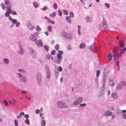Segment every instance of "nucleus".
I'll use <instances>...</instances> for the list:
<instances>
[{"mask_svg":"<svg viewBox=\"0 0 126 126\" xmlns=\"http://www.w3.org/2000/svg\"><path fill=\"white\" fill-rule=\"evenodd\" d=\"M15 125V126H18V124L17 121L16 120H14Z\"/></svg>","mask_w":126,"mask_h":126,"instance_id":"obj_54","label":"nucleus"},{"mask_svg":"<svg viewBox=\"0 0 126 126\" xmlns=\"http://www.w3.org/2000/svg\"><path fill=\"white\" fill-rule=\"evenodd\" d=\"M103 91V90L102 92H99V95H98V97H100L101 96H102L104 94V92Z\"/></svg>","mask_w":126,"mask_h":126,"instance_id":"obj_45","label":"nucleus"},{"mask_svg":"<svg viewBox=\"0 0 126 126\" xmlns=\"http://www.w3.org/2000/svg\"><path fill=\"white\" fill-rule=\"evenodd\" d=\"M26 26L27 28L31 31H32L34 29V27L32 25L30 22L27 23Z\"/></svg>","mask_w":126,"mask_h":126,"instance_id":"obj_9","label":"nucleus"},{"mask_svg":"<svg viewBox=\"0 0 126 126\" xmlns=\"http://www.w3.org/2000/svg\"><path fill=\"white\" fill-rule=\"evenodd\" d=\"M41 78L42 77L41 74L39 73H38L37 74L36 79L39 85H40V82Z\"/></svg>","mask_w":126,"mask_h":126,"instance_id":"obj_10","label":"nucleus"},{"mask_svg":"<svg viewBox=\"0 0 126 126\" xmlns=\"http://www.w3.org/2000/svg\"><path fill=\"white\" fill-rule=\"evenodd\" d=\"M17 21H16V23H15L16 26V27H18L20 25V23L18 22H17Z\"/></svg>","mask_w":126,"mask_h":126,"instance_id":"obj_52","label":"nucleus"},{"mask_svg":"<svg viewBox=\"0 0 126 126\" xmlns=\"http://www.w3.org/2000/svg\"><path fill=\"white\" fill-rule=\"evenodd\" d=\"M56 15V13L54 12H53L52 14H49V16H50L52 17V18L54 17Z\"/></svg>","mask_w":126,"mask_h":126,"instance_id":"obj_27","label":"nucleus"},{"mask_svg":"<svg viewBox=\"0 0 126 126\" xmlns=\"http://www.w3.org/2000/svg\"><path fill=\"white\" fill-rule=\"evenodd\" d=\"M69 14L70 15V16H69L70 17H74V14L72 12H70Z\"/></svg>","mask_w":126,"mask_h":126,"instance_id":"obj_47","label":"nucleus"},{"mask_svg":"<svg viewBox=\"0 0 126 126\" xmlns=\"http://www.w3.org/2000/svg\"><path fill=\"white\" fill-rule=\"evenodd\" d=\"M36 45L38 47H42L43 46V44L41 40L39 39L38 40V41L36 40L35 42Z\"/></svg>","mask_w":126,"mask_h":126,"instance_id":"obj_11","label":"nucleus"},{"mask_svg":"<svg viewBox=\"0 0 126 126\" xmlns=\"http://www.w3.org/2000/svg\"><path fill=\"white\" fill-rule=\"evenodd\" d=\"M63 12L64 14L66 15H67L68 14V13L67 11L66 10H63Z\"/></svg>","mask_w":126,"mask_h":126,"instance_id":"obj_41","label":"nucleus"},{"mask_svg":"<svg viewBox=\"0 0 126 126\" xmlns=\"http://www.w3.org/2000/svg\"><path fill=\"white\" fill-rule=\"evenodd\" d=\"M24 50L22 49L21 45H19V50L18 51V53L20 54L21 55L23 54L24 52Z\"/></svg>","mask_w":126,"mask_h":126,"instance_id":"obj_12","label":"nucleus"},{"mask_svg":"<svg viewBox=\"0 0 126 126\" xmlns=\"http://www.w3.org/2000/svg\"><path fill=\"white\" fill-rule=\"evenodd\" d=\"M57 58L55 60H54V62L57 64H60L62 60V56L60 54H57Z\"/></svg>","mask_w":126,"mask_h":126,"instance_id":"obj_3","label":"nucleus"},{"mask_svg":"<svg viewBox=\"0 0 126 126\" xmlns=\"http://www.w3.org/2000/svg\"><path fill=\"white\" fill-rule=\"evenodd\" d=\"M103 26L104 29L105 30H108L109 29V27H108L105 20L104 18H103Z\"/></svg>","mask_w":126,"mask_h":126,"instance_id":"obj_13","label":"nucleus"},{"mask_svg":"<svg viewBox=\"0 0 126 126\" xmlns=\"http://www.w3.org/2000/svg\"><path fill=\"white\" fill-rule=\"evenodd\" d=\"M40 112V110H39L38 109H36L35 110V113L37 114H38L39 112Z\"/></svg>","mask_w":126,"mask_h":126,"instance_id":"obj_59","label":"nucleus"},{"mask_svg":"<svg viewBox=\"0 0 126 126\" xmlns=\"http://www.w3.org/2000/svg\"><path fill=\"white\" fill-rule=\"evenodd\" d=\"M44 47L45 49L47 51L49 49V47L48 46L45 45L44 46Z\"/></svg>","mask_w":126,"mask_h":126,"instance_id":"obj_40","label":"nucleus"},{"mask_svg":"<svg viewBox=\"0 0 126 126\" xmlns=\"http://www.w3.org/2000/svg\"><path fill=\"white\" fill-rule=\"evenodd\" d=\"M123 117L124 119H126V114H123Z\"/></svg>","mask_w":126,"mask_h":126,"instance_id":"obj_64","label":"nucleus"},{"mask_svg":"<svg viewBox=\"0 0 126 126\" xmlns=\"http://www.w3.org/2000/svg\"><path fill=\"white\" fill-rule=\"evenodd\" d=\"M105 115L108 116H110L112 115V113L109 111H107L105 112Z\"/></svg>","mask_w":126,"mask_h":126,"instance_id":"obj_16","label":"nucleus"},{"mask_svg":"<svg viewBox=\"0 0 126 126\" xmlns=\"http://www.w3.org/2000/svg\"><path fill=\"white\" fill-rule=\"evenodd\" d=\"M85 45L84 44H81L79 45V47L80 48H83L85 47Z\"/></svg>","mask_w":126,"mask_h":126,"instance_id":"obj_31","label":"nucleus"},{"mask_svg":"<svg viewBox=\"0 0 126 126\" xmlns=\"http://www.w3.org/2000/svg\"><path fill=\"white\" fill-rule=\"evenodd\" d=\"M112 57L113 54L111 53H109L108 55V57L109 58L110 61H111L112 60Z\"/></svg>","mask_w":126,"mask_h":126,"instance_id":"obj_24","label":"nucleus"},{"mask_svg":"<svg viewBox=\"0 0 126 126\" xmlns=\"http://www.w3.org/2000/svg\"><path fill=\"white\" fill-rule=\"evenodd\" d=\"M46 78L47 79H49L50 77V72H46Z\"/></svg>","mask_w":126,"mask_h":126,"instance_id":"obj_23","label":"nucleus"},{"mask_svg":"<svg viewBox=\"0 0 126 126\" xmlns=\"http://www.w3.org/2000/svg\"><path fill=\"white\" fill-rule=\"evenodd\" d=\"M49 23H51L52 24H54L55 23V22L54 21H53L50 19L49 18L48 19V20L47 21Z\"/></svg>","mask_w":126,"mask_h":126,"instance_id":"obj_36","label":"nucleus"},{"mask_svg":"<svg viewBox=\"0 0 126 126\" xmlns=\"http://www.w3.org/2000/svg\"><path fill=\"white\" fill-rule=\"evenodd\" d=\"M46 124L45 121L44 120H42L41 123V126H45Z\"/></svg>","mask_w":126,"mask_h":126,"instance_id":"obj_30","label":"nucleus"},{"mask_svg":"<svg viewBox=\"0 0 126 126\" xmlns=\"http://www.w3.org/2000/svg\"><path fill=\"white\" fill-rule=\"evenodd\" d=\"M59 74V72L58 70L55 71V72L54 75L56 79H57V77Z\"/></svg>","mask_w":126,"mask_h":126,"instance_id":"obj_29","label":"nucleus"},{"mask_svg":"<svg viewBox=\"0 0 126 126\" xmlns=\"http://www.w3.org/2000/svg\"><path fill=\"white\" fill-rule=\"evenodd\" d=\"M58 12L59 13V16H61L62 15V11L60 9H58Z\"/></svg>","mask_w":126,"mask_h":126,"instance_id":"obj_53","label":"nucleus"},{"mask_svg":"<svg viewBox=\"0 0 126 126\" xmlns=\"http://www.w3.org/2000/svg\"><path fill=\"white\" fill-rule=\"evenodd\" d=\"M5 15L6 16L8 17L10 15L8 12L6 11L5 13Z\"/></svg>","mask_w":126,"mask_h":126,"instance_id":"obj_51","label":"nucleus"},{"mask_svg":"<svg viewBox=\"0 0 126 126\" xmlns=\"http://www.w3.org/2000/svg\"><path fill=\"white\" fill-rule=\"evenodd\" d=\"M12 104H15L16 103V100L14 99H13L12 100Z\"/></svg>","mask_w":126,"mask_h":126,"instance_id":"obj_62","label":"nucleus"},{"mask_svg":"<svg viewBox=\"0 0 126 126\" xmlns=\"http://www.w3.org/2000/svg\"><path fill=\"white\" fill-rule=\"evenodd\" d=\"M126 86V83L124 81L121 82L118 84L116 88V89L118 90L121 89L122 88L123 86Z\"/></svg>","mask_w":126,"mask_h":126,"instance_id":"obj_8","label":"nucleus"},{"mask_svg":"<svg viewBox=\"0 0 126 126\" xmlns=\"http://www.w3.org/2000/svg\"><path fill=\"white\" fill-rule=\"evenodd\" d=\"M21 93L22 94H25L27 93V92L25 90H23L21 91Z\"/></svg>","mask_w":126,"mask_h":126,"instance_id":"obj_63","label":"nucleus"},{"mask_svg":"<svg viewBox=\"0 0 126 126\" xmlns=\"http://www.w3.org/2000/svg\"><path fill=\"white\" fill-rule=\"evenodd\" d=\"M24 117L26 119H28L29 118V115L28 114H26L24 115Z\"/></svg>","mask_w":126,"mask_h":126,"instance_id":"obj_60","label":"nucleus"},{"mask_svg":"<svg viewBox=\"0 0 126 126\" xmlns=\"http://www.w3.org/2000/svg\"><path fill=\"white\" fill-rule=\"evenodd\" d=\"M39 33L38 32H36L33 34H31L29 36V39L31 41L33 42H35L36 41L37 39L36 37L38 34Z\"/></svg>","mask_w":126,"mask_h":126,"instance_id":"obj_2","label":"nucleus"},{"mask_svg":"<svg viewBox=\"0 0 126 126\" xmlns=\"http://www.w3.org/2000/svg\"><path fill=\"white\" fill-rule=\"evenodd\" d=\"M82 100V98L81 97H79L74 101L73 104L75 105H77L81 103Z\"/></svg>","mask_w":126,"mask_h":126,"instance_id":"obj_6","label":"nucleus"},{"mask_svg":"<svg viewBox=\"0 0 126 126\" xmlns=\"http://www.w3.org/2000/svg\"><path fill=\"white\" fill-rule=\"evenodd\" d=\"M100 72V71L99 70H97L96 72V75L97 76L99 77V74Z\"/></svg>","mask_w":126,"mask_h":126,"instance_id":"obj_48","label":"nucleus"},{"mask_svg":"<svg viewBox=\"0 0 126 126\" xmlns=\"http://www.w3.org/2000/svg\"><path fill=\"white\" fill-rule=\"evenodd\" d=\"M126 50V47L124 48H122L121 49V51L120 53H119V56H121L122 54L124 53Z\"/></svg>","mask_w":126,"mask_h":126,"instance_id":"obj_17","label":"nucleus"},{"mask_svg":"<svg viewBox=\"0 0 126 126\" xmlns=\"http://www.w3.org/2000/svg\"><path fill=\"white\" fill-rule=\"evenodd\" d=\"M66 21L69 23H71V19L69 16H67L66 18Z\"/></svg>","mask_w":126,"mask_h":126,"instance_id":"obj_20","label":"nucleus"},{"mask_svg":"<svg viewBox=\"0 0 126 126\" xmlns=\"http://www.w3.org/2000/svg\"><path fill=\"white\" fill-rule=\"evenodd\" d=\"M11 7V4H10L8 5H7L6 8L7 10L10 9Z\"/></svg>","mask_w":126,"mask_h":126,"instance_id":"obj_39","label":"nucleus"},{"mask_svg":"<svg viewBox=\"0 0 126 126\" xmlns=\"http://www.w3.org/2000/svg\"><path fill=\"white\" fill-rule=\"evenodd\" d=\"M103 81H106L107 79V78L106 77V75H104L103 76Z\"/></svg>","mask_w":126,"mask_h":126,"instance_id":"obj_44","label":"nucleus"},{"mask_svg":"<svg viewBox=\"0 0 126 126\" xmlns=\"http://www.w3.org/2000/svg\"><path fill=\"white\" fill-rule=\"evenodd\" d=\"M72 67V65L71 64H69L68 66V68L69 69H71Z\"/></svg>","mask_w":126,"mask_h":126,"instance_id":"obj_61","label":"nucleus"},{"mask_svg":"<svg viewBox=\"0 0 126 126\" xmlns=\"http://www.w3.org/2000/svg\"><path fill=\"white\" fill-rule=\"evenodd\" d=\"M86 19L87 22H91L90 19L89 17L88 16H86Z\"/></svg>","mask_w":126,"mask_h":126,"instance_id":"obj_34","label":"nucleus"},{"mask_svg":"<svg viewBox=\"0 0 126 126\" xmlns=\"http://www.w3.org/2000/svg\"><path fill=\"white\" fill-rule=\"evenodd\" d=\"M48 9V7L47 6H44L43 8H41V9L42 10L46 11Z\"/></svg>","mask_w":126,"mask_h":126,"instance_id":"obj_33","label":"nucleus"},{"mask_svg":"<svg viewBox=\"0 0 126 126\" xmlns=\"http://www.w3.org/2000/svg\"><path fill=\"white\" fill-rule=\"evenodd\" d=\"M34 6L35 8H37L38 7V4L36 2H34L33 3Z\"/></svg>","mask_w":126,"mask_h":126,"instance_id":"obj_32","label":"nucleus"},{"mask_svg":"<svg viewBox=\"0 0 126 126\" xmlns=\"http://www.w3.org/2000/svg\"><path fill=\"white\" fill-rule=\"evenodd\" d=\"M3 103L6 106H8V104L7 102L5 100H3Z\"/></svg>","mask_w":126,"mask_h":126,"instance_id":"obj_49","label":"nucleus"},{"mask_svg":"<svg viewBox=\"0 0 126 126\" xmlns=\"http://www.w3.org/2000/svg\"><path fill=\"white\" fill-rule=\"evenodd\" d=\"M48 31L49 32H52V27L51 26H49L48 27Z\"/></svg>","mask_w":126,"mask_h":126,"instance_id":"obj_37","label":"nucleus"},{"mask_svg":"<svg viewBox=\"0 0 126 126\" xmlns=\"http://www.w3.org/2000/svg\"><path fill=\"white\" fill-rule=\"evenodd\" d=\"M86 105V104L85 103L81 104L79 105V106L81 107H84Z\"/></svg>","mask_w":126,"mask_h":126,"instance_id":"obj_56","label":"nucleus"},{"mask_svg":"<svg viewBox=\"0 0 126 126\" xmlns=\"http://www.w3.org/2000/svg\"><path fill=\"white\" fill-rule=\"evenodd\" d=\"M25 123L29 125L30 124V121L28 119H26L25 121Z\"/></svg>","mask_w":126,"mask_h":126,"instance_id":"obj_43","label":"nucleus"},{"mask_svg":"<svg viewBox=\"0 0 126 126\" xmlns=\"http://www.w3.org/2000/svg\"><path fill=\"white\" fill-rule=\"evenodd\" d=\"M45 69L46 70V72H50V71L49 68V66L47 64H46L45 66Z\"/></svg>","mask_w":126,"mask_h":126,"instance_id":"obj_22","label":"nucleus"},{"mask_svg":"<svg viewBox=\"0 0 126 126\" xmlns=\"http://www.w3.org/2000/svg\"><path fill=\"white\" fill-rule=\"evenodd\" d=\"M121 47L123 48L125 47L124 42L123 40L120 41L119 43Z\"/></svg>","mask_w":126,"mask_h":126,"instance_id":"obj_19","label":"nucleus"},{"mask_svg":"<svg viewBox=\"0 0 126 126\" xmlns=\"http://www.w3.org/2000/svg\"><path fill=\"white\" fill-rule=\"evenodd\" d=\"M18 71L21 73H18L17 74L18 77L20 79V81L21 82H25L26 81V77L24 76H22V74H24L25 73V71L23 69H19L18 70Z\"/></svg>","mask_w":126,"mask_h":126,"instance_id":"obj_1","label":"nucleus"},{"mask_svg":"<svg viewBox=\"0 0 126 126\" xmlns=\"http://www.w3.org/2000/svg\"><path fill=\"white\" fill-rule=\"evenodd\" d=\"M36 29L37 31L40 32L41 31V29L40 27L39 26L37 25L36 28Z\"/></svg>","mask_w":126,"mask_h":126,"instance_id":"obj_26","label":"nucleus"},{"mask_svg":"<svg viewBox=\"0 0 126 126\" xmlns=\"http://www.w3.org/2000/svg\"><path fill=\"white\" fill-rule=\"evenodd\" d=\"M113 77L112 76L111 77L109 83L110 86H113L114 85V83L113 81Z\"/></svg>","mask_w":126,"mask_h":126,"instance_id":"obj_15","label":"nucleus"},{"mask_svg":"<svg viewBox=\"0 0 126 126\" xmlns=\"http://www.w3.org/2000/svg\"><path fill=\"white\" fill-rule=\"evenodd\" d=\"M95 48L96 47L95 46L93 45H92L89 48V49L90 50H92L94 49H95Z\"/></svg>","mask_w":126,"mask_h":126,"instance_id":"obj_35","label":"nucleus"},{"mask_svg":"<svg viewBox=\"0 0 126 126\" xmlns=\"http://www.w3.org/2000/svg\"><path fill=\"white\" fill-rule=\"evenodd\" d=\"M3 63L5 64H8L9 63V60L7 59L4 58L3 60Z\"/></svg>","mask_w":126,"mask_h":126,"instance_id":"obj_21","label":"nucleus"},{"mask_svg":"<svg viewBox=\"0 0 126 126\" xmlns=\"http://www.w3.org/2000/svg\"><path fill=\"white\" fill-rule=\"evenodd\" d=\"M98 76H96L95 78V82L97 83V84L98 83Z\"/></svg>","mask_w":126,"mask_h":126,"instance_id":"obj_57","label":"nucleus"},{"mask_svg":"<svg viewBox=\"0 0 126 126\" xmlns=\"http://www.w3.org/2000/svg\"><path fill=\"white\" fill-rule=\"evenodd\" d=\"M57 105L58 106L61 108H67V106L63 102L61 101H58L57 103Z\"/></svg>","mask_w":126,"mask_h":126,"instance_id":"obj_4","label":"nucleus"},{"mask_svg":"<svg viewBox=\"0 0 126 126\" xmlns=\"http://www.w3.org/2000/svg\"><path fill=\"white\" fill-rule=\"evenodd\" d=\"M56 51L55 50H53L51 52V54L52 55H54L55 54Z\"/></svg>","mask_w":126,"mask_h":126,"instance_id":"obj_58","label":"nucleus"},{"mask_svg":"<svg viewBox=\"0 0 126 126\" xmlns=\"http://www.w3.org/2000/svg\"><path fill=\"white\" fill-rule=\"evenodd\" d=\"M62 35L64 38L69 39H71V34L65 32H63L62 33Z\"/></svg>","mask_w":126,"mask_h":126,"instance_id":"obj_7","label":"nucleus"},{"mask_svg":"<svg viewBox=\"0 0 126 126\" xmlns=\"http://www.w3.org/2000/svg\"><path fill=\"white\" fill-rule=\"evenodd\" d=\"M0 6H1V8H2V9H5V5L4 4H3V3H1L0 4Z\"/></svg>","mask_w":126,"mask_h":126,"instance_id":"obj_38","label":"nucleus"},{"mask_svg":"<svg viewBox=\"0 0 126 126\" xmlns=\"http://www.w3.org/2000/svg\"><path fill=\"white\" fill-rule=\"evenodd\" d=\"M111 97L113 98L116 99L117 98V96L115 93H113L112 94Z\"/></svg>","mask_w":126,"mask_h":126,"instance_id":"obj_25","label":"nucleus"},{"mask_svg":"<svg viewBox=\"0 0 126 126\" xmlns=\"http://www.w3.org/2000/svg\"><path fill=\"white\" fill-rule=\"evenodd\" d=\"M58 52L59 53L57 54H60L61 55H62L63 54V52L62 50H59Z\"/></svg>","mask_w":126,"mask_h":126,"instance_id":"obj_55","label":"nucleus"},{"mask_svg":"<svg viewBox=\"0 0 126 126\" xmlns=\"http://www.w3.org/2000/svg\"><path fill=\"white\" fill-rule=\"evenodd\" d=\"M114 55L113 58L115 59H117L121 56H119V54H118L115 52V51H114L113 52Z\"/></svg>","mask_w":126,"mask_h":126,"instance_id":"obj_14","label":"nucleus"},{"mask_svg":"<svg viewBox=\"0 0 126 126\" xmlns=\"http://www.w3.org/2000/svg\"><path fill=\"white\" fill-rule=\"evenodd\" d=\"M29 50L32 57L34 58H35L37 54V52L34 50L32 47H30Z\"/></svg>","mask_w":126,"mask_h":126,"instance_id":"obj_5","label":"nucleus"},{"mask_svg":"<svg viewBox=\"0 0 126 126\" xmlns=\"http://www.w3.org/2000/svg\"><path fill=\"white\" fill-rule=\"evenodd\" d=\"M104 4L105 6L107 8H110V5L109 3H105Z\"/></svg>","mask_w":126,"mask_h":126,"instance_id":"obj_50","label":"nucleus"},{"mask_svg":"<svg viewBox=\"0 0 126 126\" xmlns=\"http://www.w3.org/2000/svg\"><path fill=\"white\" fill-rule=\"evenodd\" d=\"M55 48L56 50H58L59 49V46L58 44H57L55 47Z\"/></svg>","mask_w":126,"mask_h":126,"instance_id":"obj_46","label":"nucleus"},{"mask_svg":"<svg viewBox=\"0 0 126 126\" xmlns=\"http://www.w3.org/2000/svg\"><path fill=\"white\" fill-rule=\"evenodd\" d=\"M4 3L6 5L10 4V2L9 0H5Z\"/></svg>","mask_w":126,"mask_h":126,"instance_id":"obj_28","label":"nucleus"},{"mask_svg":"<svg viewBox=\"0 0 126 126\" xmlns=\"http://www.w3.org/2000/svg\"><path fill=\"white\" fill-rule=\"evenodd\" d=\"M53 8L55 9H56L57 7V4L56 3H54L53 5Z\"/></svg>","mask_w":126,"mask_h":126,"instance_id":"obj_42","label":"nucleus"},{"mask_svg":"<svg viewBox=\"0 0 126 126\" xmlns=\"http://www.w3.org/2000/svg\"><path fill=\"white\" fill-rule=\"evenodd\" d=\"M9 20L11 21L12 22L13 24H15V23H16V21H17V20L16 19H13L12 18L11 16H9Z\"/></svg>","mask_w":126,"mask_h":126,"instance_id":"obj_18","label":"nucleus"}]
</instances>
